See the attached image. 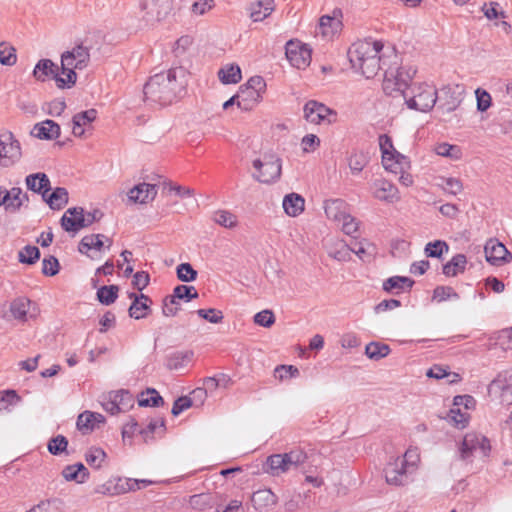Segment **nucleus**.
Returning <instances> with one entry per match:
<instances>
[{"mask_svg": "<svg viewBox=\"0 0 512 512\" xmlns=\"http://www.w3.org/2000/svg\"><path fill=\"white\" fill-rule=\"evenodd\" d=\"M419 461L417 448H409L402 457L391 459L384 469L386 482L394 486L407 485L418 469Z\"/></svg>", "mask_w": 512, "mask_h": 512, "instance_id": "obj_3", "label": "nucleus"}, {"mask_svg": "<svg viewBox=\"0 0 512 512\" xmlns=\"http://www.w3.org/2000/svg\"><path fill=\"white\" fill-rule=\"evenodd\" d=\"M96 117L97 110L89 109L75 114L72 118V122L73 124H77L78 126H86L92 123L96 119Z\"/></svg>", "mask_w": 512, "mask_h": 512, "instance_id": "obj_62", "label": "nucleus"}, {"mask_svg": "<svg viewBox=\"0 0 512 512\" xmlns=\"http://www.w3.org/2000/svg\"><path fill=\"white\" fill-rule=\"evenodd\" d=\"M435 152L439 156L447 157L452 160H459L462 157L461 148L457 145L440 143L436 145Z\"/></svg>", "mask_w": 512, "mask_h": 512, "instance_id": "obj_49", "label": "nucleus"}, {"mask_svg": "<svg viewBox=\"0 0 512 512\" xmlns=\"http://www.w3.org/2000/svg\"><path fill=\"white\" fill-rule=\"evenodd\" d=\"M197 314L199 317L213 324L221 323L224 318L223 313L220 310L214 308L199 309L197 310Z\"/></svg>", "mask_w": 512, "mask_h": 512, "instance_id": "obj_63", "label": "nucleus"}, {"mask_svg": "<svg viewBox=\"0 0 512 512\" xmlns=\"http://www.w3.org/2000/svg\"><path fill=\"white\" fill-rule=\"evenodd\" d=\"M118 296V287L116 285L102 286L97 291L99 302L104 305H110L115 302Z\"/></svg>", "mask_w": 512, "mask_h": 512, "instance_id": "obj_53", "label": "nucleus"}, {"mask_svg": "<svg viewBox=\"0 0 512 512\" xmlns=\"http://www.w3.org/2000/svg\"><path fill=\"white\" fill-rule=\"evenodd\" d=\"M379 145L382 152V163L386 170L397 173V166H401V168L410 167L407 158L394 149L392 140L388 135H380Z\"/></svg>", "mask_w": 512, "mask_h": 512, "instance_id": "obj_11", "label": "nucleus"}, {"mask_svg": "<svg viewBox=\"0 0 512 512\" xmlns=\"http://www.w3.org/2000/svg\"><path fill=\"white\" fill-rule=\"evenodd\" d=\"M459 295L450 286H437L433 292V299L438 302L446 301L448 299H458Z\"/></svg>", "mask_w": 512, "mask_h": 512, "instance_id": "obj_61", "label": "nucleus"}, {"mask_svg": "<svg viewBox=\"0 0 512 512\" xmlns=\"http://www.w3.org/2000/svg\"><path fill=\"white\" fill-rule=\"evenodd\" d=\"M274 9V0H258L250 4V17L254 22L263 21Z\"/></svg>", "mask_w": 512, "mask_h": 512, "instance_id": "obj_29", "label": "nucleus"}, {"mask_svg": "<svg viewBox=\"0 0 512 512\" xmlns=\"http://www.w3.org/2000/svg\"><path fill=\"white\" fill-rule=\"evenodd\" d=\"M134 404V397L127 390L110 393L109 399L102 403L104 410L111 415L127 413Z\"/></svg>", "mask_w": 512, "mask_h": 512, "instance_id": "obj_15", "label": "nucleus"}, {"mask_svg": "<svg viewBox=\"0 0 512 512\" xmlns=\"http://www.w3.org/2000/svg\"><path fill=\"white\" fill-rule=\"evenodd\" d=\"M143 19L147 23L165 20L174 10V0H140Z\"/></svg>", "mask_w": 512, "mask_h": 512, "instance_id": "obj_10", "label": "nucleus"}, {"mask_svg": "<svg viewBox=\"0 0 512 512\" xmlns=\"http://www.w3.org/2000/svg\"><path fill=\"white\" fill-rule=\"evenodd\" d=\"M90 61V49L83 43L77 44L72 50H68L61 55L62 66H73L78 70L86 68Z\"/></svg>", "mask_w": 512, "mask_h": 512, "instance_id": "obj_17", "label": "nucleus"}, {"mask_svg": "<svg viewBox=\"0 0 512 512\" xmlns=\"http://www.w3.org/2000/svg\"><path fill=\"white\" fill-rule=\"evenodd\" d=\"M182 68H172L166 73H158L150 77L143 88L146 100L160 105L171 104L184 90Z\"/></svg>", "mask_w": 512, "mask_h": 512, "instance_id": "obj_2", "label": "nucleus"}, {"mask_svg": "<svg viewBox=\"0 0 512 512\" xmlns=\"http://www.w3.org/2000/svg\"><path fill=\"white\" fill-rule=\"evenodd\" d=\"M218 77L224 84H236L241 80V69L236 64H227L219 70Z\"/></svg>", "mask_w": 512, "mask_h": 512, "instance_id": "obj_41", "label": "nucleus"}, {"mask_svg": "<svg viewBox=\"0 0 512 512\" xmlns=\"http://www.w3.org/2000/svg\"><path fill=\"white\" fill-rule=\"evenodd\" d=\"M22 148L18 139L11 131L0 133V166L11 167L20 161Z\"/></svg>", "mask_w": 512, "mask_h": 512, "instance_id": "obj_9", "label": "nucleus"}, {"mask_svg": "<svg viewBox=\"0 0 512 512\" xmlns=\"http://www.w3.org/2000/svg\"><path fill=\"white\" fill-rule=\"evenodd\" d=\"M85 459L91 467L99 469L106 459V453L101 448L92 447L86 452Z\"/></svg>", "mask_w": 512, "mask_h": 512, "instance_id": "obj_50", "label": "nucleus"}, {"mask_svg": "<svg viewBox=\"0 0 512 512\" xmlns=\"http://www.w3.org/2000/svg\"><path fill=\"white\" fill-rule=\"evenodd\" d=\"M304 118L312 124H330L336 120V112L323 103L309 100L303 108Z\"/></svg>", "mask_w": 512, "mask_h": 512, "instance_id": "obj_13", "label": "nucleus"}, {"mask_svg": "<svg viewBox=\"0 0 512 512\" xmlns=\"http://www.w3.org/2000/svg\"><path fill=\"white\" fill-rule=\"evenodd\" d=\"M299 374V369L293 365H278L274 369V377L279 381H284L288 378H296Z\"/></svg>", "mask_w": 512, "mask_h": 512, "instance_id": "obj_56", "label": "nucleus"}, {"mask_svg": "<svg viewBox=\"0 0 512 512\" xmlns=\"http://www.w3.org/2000/svg\"><path fill=\"white\" fill-rule=\"evenodd\" d=\"M283 209L290 217H296L304 211L305 200L297 193H290L284 196Z\"/></svg>", "mask_w": 512, "mask_h": 512, "instance_id": "obj_30", "label": "nucleus"}, {"mask_svg": "<svg viewBox=\"0 0 512 512\" xmlns=\"http://www.w3.org/2000/svg\"><path fill=\"white\" fill-rule=\"evenodd\" d=\"M180 310L179 299L174 298V293L163 299L162 313L166 317H174Z\"/></svg>", "mask_w": 512, "mask_h": 512, "instance_id": "obj_58", "label": "nucleus"}, {"mask_svg": "<svg viewBox=\"0 0 512 512\" xmlns=\"http://www.w3.org/2000/svg\"><path fill=\"white\" fill-rule=\"evenodd\" d=\"M449 251V245L442 240H436L426 244L424 252L427 257L440 258L443 253Z\"/></svg>", "mask_w": 512, "mask_h": 512, "instance_id": "obj_51", "label": "nucleus"}, {"mask_svg": "<svg viewBox=\"0 0 512 512\" xmlns=\"http://www.w3.org/2000/svg\"><path fill=\"white\" fill-rule=\"evenodd\" d=\"M251 501L255 509H265L275 506L278 497L270 489H261L253 493Z\"/></svg>", "mask_w": 512, "mask_h": 512, "instance_id": "obj_31", "label": "nucleus"}, {"mask_svg": "<svg viewBox=\"0 0 512 512\" xmlns=\"http://www.w3.org/2000/svg\"><path fill=\"white\" fill-rule=\"evenodd\" d=\"M22 190L19 187H13L11 190H6L4 197H6V209L17 211L22 205L21 199Z\"/></svg>", "mask_w": 512, "mask_h": 512, "instance_id": "obj_54", "label": "nucleus"}, {"mask_svg": "<svg viewBox=\"0 0 512 512\" xmlns=\"http://www.w3.org/2000/svg\"><path fill=\"white\" fill-rule=\"evenodd\" d=\"M156 195V185L143 182L129 190L128 199L133 203L147 204L153 201Z\"/></svg>", "mask_w": 512, "mask_h": 512, "instance_id": "obj_22", "label": "nucleus"}, {"mask_svg": "<svg viewBox=\"0 0 512 512\" xmlns=\"http://www.w3.org/2000/svg\"><path fill=\"white\" fill-rule=\"evenodd\" d=\"M75 70L76 68H74L73 66L61 65L62 74L66 75V78L57 75L56 85L59 89H64L66 87L70 88L75 85L77 81V74Z\"/></svg>", "mask_w": 512, "mask_h": 512, "instance_id": "obj_45", "label": "nucleus"}, {"mask_svg": "<svg viewBox=\"0 0 512 512\" xmlns=\"http://www.w3.org/2000/svg\"><path fill=\"white\" fill-rule=\"evenodd\" d=\"M390 58L392 59L383 69V91L390 96L399 94L404 97V92L408 90V84L415 75L416 70L412 67L399 66L398 55L394 50H390Z\"/></svg>", "mask_w": 512, "mask_h": 512, "instance_id": "obj_4", "label": "nucleus"}, {"mask_svg": "<svg viewBox=\"0 0 512 512\" xmlns=\"http://www.w3.org/2000/svg\"><path fill=\"white\" fill-rule=\"evenodd\" d=\"M255 172L252 177L260 183L272 184L277 182L282 173L281 160L275 155H264L263 159L253 161Z\"/></svg>", "mask_w": 512, "mask_h": 512, "instance_id": "obj_8", "label": "nucleus"}, {"mask_svg": "<svg viewBox=\"0 0 512 512\" xmlns=\"http://www.w3.org/2000/svg\"><path fill=\"white\" fill-rule=\"evenodd\" d=\"M324 210L330 220L340 223L342 219H347L349 205L342 199H330L324 202Z\"/></svg>", "mask_w": 512, "mask_h": 512, "instance_id": "obj_26", "label": "nucleus"}, {"mask_svg": "<svg viewBox=\"0 0 512 512\" xmlns=\"http://www.w3.org/2000/svg\"><path fill=\"white\" fill-rule=\"evenodd\" d=\"M467 258L464 254H456L452 259L443 265V274L448 277H454L465 271Z\"/></svg>", "mask_w": 512, "mask_h": 512, "instance_id": "obj_39", "label": "nucleus"}, {"mask_svg": "<svg viewBox=\"0 0 512 512\" xmlns=\"http://www.w3.org/2000/svg\"><path fill=\"white\" fill-rule=\"evenodd\" d=\"M174 298L179 300L191 301L199 297V294L194 286L178 285L173 289Z\"/></svg>", "mask_w": 512, "mask_h": 512, "instance_id": "obj_55", "label": "nucleus"}, {"mask_svg": "<svg viewBox=\"0 0 512 512\" xmlns=\"http://www.w3.org/2000/svg\"><path fill=\"white\" fill-rule=\"evenodd\" d=\"M88 470L82 463H75L73 465L66 466L62 475L67 481H75L77 483H83L88 477Z\"/></svg>", "mask_w": 512, "mask_h": 512, "instance_id": "obj_38", "label": "nucleus"}, {"mask_svg": "<svg viewBox=\"0 0 512 512\" xmlns=\"http://www.w3.org/2000/svg\"><path fill=\"white\" fill-rule=\"evenodd\" d=\"M116 489H117V495L124 494L129 491H135L139 490L142 487H145L152 482L146 479H132V478H122V477H116Z\"/></svg>", "mask_w": 512, "mask_h": 512, "instance_id": "obj_36", "label": "nucleus"}, {"mask_svg": "<svg viewBox=\"0 0 512 512\" xmlns=\"http://www.w3.org/2000/svg\"><path fill=\"white\" fill-rule=\"evenodd\" d=\"M21 401L15 390L0 391V413H11L12 408Z\"/></svg>", "mask_w": 512, "mask_h": 512, "instance_id": "obj_42", "label": "nucleus"}, {"mask_svg": "<svg viewBox=\"0 0 512 512\" xmlns=\"http://www.w3.org/2000/svg\"><path fill=\"white\" fill-rule=\"evenodd\" d=\"M390 50L384 51L380 41H357L348 49L347 55L352 68L367 79L374 78L389 61Z\"/></svg>", "mask_w": 512, "mask_h": 512, "instance_id": "obj_1", "label": "nucleus"}, {"mask_svg": "<svg viewBox=\"0 0 512 512\" xmlns=\"http://www.w3.org/2000/svg\"><path fill=\"white\" fill-rule=\"evenodd\" d=\"M51 209L59 210L63 208L68 203V191L66 188L57 187L53 190L51 194H46V197L43 198Z\"/></svg>", "mask_w": 512, "mask_h": 512, "instance_id": "obj_40", "label": "nucleus"}, {"mask_svg": "<svg viewBox=\"0 0 512 512\" xmlns=\"http://www.w3.org/2000/svg\"><path fill=\"white\" fill-rule=\"evenodd\" d=\"M307 459L302 450H293L284 454H274L266 460V471L272 476H279L303 464Z\"/></svg>", "mask_w": 512, "mask_h": 512, "instance_id": "obj_7", "label": "nucleus"}, {"mask_svg": "<svg viewBox=\"0 0 512 512\" xmlns=\"http://www.w3.org/2000/svg\"><path fill=\"white\" fill-rule=\"evenodd\" d=\"M103 238H105V236L102 234L84 236L79 243V252L86 254L91 249L100 251L104 246Z\"/></svg>", "mask_w": 512, "mask_h": 512, "instance_id": "obj_43", "label": "nucleus"}, {"mask_svg": "<svg viewBox=\"0 0 512 512\" xmlns=\"http://www.w3.org/2000/svg\"><path fill=\"white\" fill-rule=\"evenodd\" d=\"M32 304L33 303L30 299L26 297H18L11 302L10 313L15 319L26 321Z\"/></svg>", "mask_w": 512, "mask_h": 512, "instance_id": "obj_34", "label": "nucleus"}, {"mask_svg": "<svg viewBox=\"0 0 512 512\" xmlns=\"http://www.w3.org/2000/svg\"><path fill=\"white\" fill-rule=\"evenodd\" d=\"M191 350L175 351L167 357L166 366L170 370H179L186 367L193 359Z\"/></svg>", "mask_w": 512, "mask_h": 512, "instance_id": "obj_32", "label": "nucleus"}, {"mask_svg": "<svg viewBox=\"0 0 512 512\" xmlns=\"http://www.w3.org/2000/svg\"><path fill=\"white\" fill-rule=\"evenodd\" d=\"M105 423V418H77V429L82 434H89Z\"/></svg>", "mask_w": 512, "mask_h": 512, "instance_id": "obj_47", "label": "nucleus"}, {"mask_svg": "<svg viewBox=\"0 0 512 512\" xmlns=\"http://www.w3.org/2000/svg\"><path fill=\"white\" fill-rule=\"evenodd\" d=\"M373 196L387 203H395L400 200L398 188L386 179H376L373 182Z\"/></svg>", "mask_w": 512, "mask_h": 512, "instance_id": "obj_19", "label": "nucleus"}, {"mask_svg": "<svg viewBox=\"0 0 512 512\" xmlns=\"http://www.w3.org/2000/svg\"><path fill=\"white\" fill-rule=\"evenodd\" d=\"M342 11L340 9H334L333 15H324L319 21V31L325 38H330L336 34L342 26L341 18Z\"/></svg>", "mask_w": 512, "mask_h": 512, "instance_id": "obj_25", "label": "nucleus"}, {"mask_svg": "<svg viewBox=\"0 0 512 512\" xmlns=\"http://www.w3.org/2000/svg\"><path fill=\"white\" fill-rule=\"evenodd\" d=\"M484 252L486 260L492 265L500 266L512 259L505 245L497 240L490 239L484 247Z\"/></svg>", "mask_w": 512, "mask_h": 512, "instance_id": "obj_18", "label": "nucleus"}, {"mask_svg": "<svg viewBox=\"0 0 512 512\" xmlns=\"http://www.w3.org/2000/svg\"><path fill=\"white\" fill-rule=\"evenodd\" d=\"M286 57L292 66L306 68L311 62V50L299 41L290 40L286 43Z\"/></svg>", "mask_w": 512, "mask_h": 512, "instance_id": "obj_16", "label": "nucleus"}, {"mask_svg": "<svg viewBox=\"0 0 512 512\" xmlns=\"http://www.w3.org/2000/svg\"><path fill=\"white\" fill-rule=\"evenodd\" d=\"M459 451L461 458L464 460L477 455L485 457L490 451V444L486 437L476 433H468L465 435Z\"/></svg>", "mask_w": 512, "mask_h": 512, "instance_id": "obj_12", "label": "nucleus"}, {"mask_svg": "<svg viewBox=\"0 0 512 512\" xmlns=\"http://www.w3.org/2000/svg\"><path fill=\"white\" fill-rule=\"evenodd\" d=\"M27 188L33 192L42 194L45 198L46 194L51 189L50 180L45 173L30 174L26 177Z\"/></svg>", "mask_w": 512, "mask_h": 512, "instance_id": "obj_28", "label": "nucleus"}, {"mask_svg": "<svg viewBox=\"0 0 512 512\" xmlns=\"http://www.w3.org/2000/svg\"><path fill=\"white\" fill-rule=\"evenodd\" d=\"M213 221L225 228H234L237 225V217L227 211V210H218L213 214Z\"/></svg>", "mask_w": 512, "mask_h": 512, "instance_id": "obj_52", "label": "nucleus"}, {"mask_svg": "<svg viewBox=\"0 0 512 512\" xmlns=\"http://www.w3.org/2000/svg\"><path fill=\"white\" fill-rule=\"evenodd\" d=\"M129 298L132 299V303L128 309L129 316L136 320L145 318L151 312L152 300L145 294L131 293Z\"/></svg>", "mask_w": 512, "mask_h": 512, "instance_id": "obj_21", "label": "nucleus"}, {"mask_svg": "<svg viewBox=\"0 0 512 512\" xmlns=\"http://www.w3.org/2000/svg\"><path fill=\"white\" fill-rule=\"evenodd\" d=\"M137 403L140 407H160L164 399L154 388H147L137 395Z\"/></svg>", "mask_w": 512, "mask_h": 512, "instance_id": "obj_35", "label": "nucleus"}, {"mask_svg": "<svg viewBox=\"0 0 512 512\" xmlns=\"http://www.w3.org/2000/svg\"><path fill=\"white\" fill-rule=\"evenodd\" d=\"M61 128L55 121L46 119L40 123H36L30 134L31 136L41 140H54L60 136Z\"/></svg>", "mask_w": 512, "mask_h": 512, "instance_id": "obj_24", "label": "nucleus"}, {"mask_svg": "<svg viewBox=\"0 0 512 512\" xmlns=\"http://www.w3.org/2000/svg\"><path fill=\"white\" fill-rule=\"evenodd\" d=\"M16 62V49L7 42H0V63L4 66H13Z\"/></svg>", "mask_w": 512, "mask_h": 512, "instance_id": "obj_48", "label": "nucleus"}, {"mask_svg": "<svg viewBox=\"0 0 512 512\" xmlns=\"http://www.w3.org/2000/svg\"><path fill=\"white\" fill-rule=\"evenodd\" d=\"M367 157L362 152H354L348 160V165L352 173L358 174L367 165Z\"/></svg>", "mask_w": 512, "mask_h": 512, "instance_id": "obj_59", "label": "nucleus"}, {"mask_svg": "<svg viewBox=\"0 0 512 512\" xmlns=\"http://www.w3.org/2000/svg\"><path fill=\"white\" fill-rule=\"evenodd\" d=\"M177 277L182 282H192L197 278V271L190 263H181L177 266Z\"/></svg>", "mask_w": 512, "mask_h": 512, "instance_id": "obj_60", "label": "nucleus"}, {"mask_svg": "<svg viewBox=\"0 0 512 512\" xmlns=\"http://www.w3.org/2000/svg\"><path fill=\"white\" fill-rule=\"evenodd\" d=\"M59 67L50 59H41L33 70V76L37 81L45 82L52 77L56 81Z\"/></svg>", "mask_w": 512, "mask_h": 512, "instance_id": "obj_27", "label": "nucleus"}, {"mask_svg": "<svg viewBox=\"0 0 512 512\" xmlns=\"http://www.w3.org/2000/svg\"><path fill=\"white\" fill-rule=\"evenodd\" d=\"M458 86L451 87L445 86L441 88L437 100L439 101V108L446 112L454 111L461 103V93L458 92Z\"/></svg>", "mask_w": 512, "mask_h": 512, "instance_id": "obj_23", "label": "nucleus"}, {"mask_svg": "<svg viewBox=\"0 0 512 512\" xmlns=\"http://www.w3.org/2000/svg\"><path fill=\"white\" fill-rule=\"evenodd\" d=\"M40 257V251L36 246L27 245L19 251L18 258L21 263L34 264Z\"/></svg>", "mask_w": 512, "mask_h": 512, "instance_id": "obj_57", "label": "nucleus"}, {"mask_svg": "<svg viewBox=\"0 0 512 512\" xmlns=\"http://www.w3.org/2000/svg\"><path fill=\"white\" fill-rule=\"evenodd\" d=\"M266 88V83L261 76H253L251 77L245 87H242V93L251 92L254 96L255 101H260L261 94L264 92Z\"/></svg>", "mask_w": 512, "mask_h": 512, "instance_id": "obj_44", "label": "nucleus"}, {"mask_svg": "<svg viewBox=\"0 0 512 512\" xmlns=\"http://www.w3.org/2000/svg\"><path fill=\"white\" fill-rule=\"evenodd\" d=\"M389 353V346L379 342H370L365 348L366 356L372 360H380L386 357Z\"/></svg>", "mask_w": 512, "mask_h": 512, "instance_id": "obj_46", "label": "nucleus"}, {"mask_svg": "<svg viewBox=\"0 0 512 512\" xmlns=\"http://www.w3.org/2000/svg\"><path fill=\"white\" fill-rule=\"evenodd\" d=\"M403 98L408 108L428 112L437 102V90L428 83H413L404 92Z\"/></svg>", "mask_w": 512, "mask_h": 512, "instance_id": "obj_6", "label": "nucleus"}, {"mask_svg": "<svg viewBox=\"0 0 512 512\" xmlns=\"http://www.w3.org/2000/svg\"><path fill=\"white\" fill-rule=\"evenodd\" d=\"M62 228L69 233H77L86 228L84 219V209L82 207H73L66 210L61 218Z\"/></svg>", "mask_w": 512, "mask_h": 512, "instance_id": "obj_20", "label": "nucleus"}, {"mask_svg": "<svg viewBox=\"0 0 512 512\" xmlns=\"http://www.w3.org/2000/svg\"><path fill=\"white\" fill-rule=\"evenodd\" d=\"M496 344L504 350L512 349V327L501 330L496 338Z\"/></svg>", "mask_w": 512, "mask_h": 512, "instance_id": "obj_64", "label": "nucleus"}, {"mask_svg": "<svg viewBox=\"0 0 512 512\" xmlns=\"http://www.w3.org/2000/svg\"><path fill=\"white\" fill-rule=\"evenodd\" d=\"M466 411H473L476 407V400L471 395H457L453 399V408L449 416H465L462 408Z\"/></svg>", "mask_w": 512, "mask_h": 512, "instance_id": "obj_33", "label": "nucleus"}, {"mask_svg": "<svg viewBox=\"0 0 512 512\" xmlns=\"http://www.w3.org/2000/svg\"><path fill=\"white\" fill-rule=\"evenodd\" d=\"M165 424L163 418H130L122 428L123 439L138 437L148 442L164 434Z\"/></svg>", "mask_w": 512, "mask_h": 512, "instance_id": "obj_5", "label": "nucleus"}, {"mask_svg": "<svg viewBox=\"0 0 512 512\" xmlns=\"http://www.w3.org/2000/svg\"><path fill=\"white\" fill-rule=\"evenodd\" d=\"M413 284L414 281L409 277L393 276L384 281L383 289L389 293L399 294L405 287L411 288Z\"/></svg>", "mask_w": 512, "mask_h": 512, "instance_id": "obj_37", "label": "nucleus"}, {"mask_svg": "<svg viewBox=\"0 0 512 512\" xmlns=\"http://www.w3.org/2000/svg\"><path fill=\"white\" fill-rule=\"evenodd\" d=\"M488 393L492 397H499L503 404H512V369L499 373L489 384Z\"/></svg>", "mask_w": 512, "mask_h": 512, "instance_id": "obj_14", "label": "nucleus"}]
</instances>
